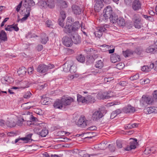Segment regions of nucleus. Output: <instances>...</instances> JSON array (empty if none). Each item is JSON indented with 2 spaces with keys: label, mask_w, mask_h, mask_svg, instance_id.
Wrapping results in <instances>:
<instances>
[{
  "label": "nucleus",
  "mask_w": 157,
  "mask_h": 157,
  "mask_svg": "<svg viewBox=\"0 0 157 157\" xmlns=\"http://www.w3.org/2000/svg\"><path fill=\"white\" fill-rule=\"evenodd\" d=\"M103 13H104L103 15L100 17V20L101 19V21L103 20L104 21L108 20L113 14L111 6H106L104 10Z\"/></svg>",
  "instance_id": "1"
},
{
  "label": "nucleus",
  "mask_w": 157,
  "mask_h": 157,
  "mask_svg": "<svg viewBox=\"0 0 157 157\" xmlns=\"http://www.w3.org/2000/svg\"><path fill=\"white\" fill-rule=\"evenodd\" d=\"M153 101V98L151 97L143 95L140 100V104L142 107L144 108L146 104H152Z\"/></svg>",
  "instance_id": "2"
},
{
  "label": "nucleus",
  "mask_w": 157,
  "mask_h": 157,
  "mask_svg": "<svg viewBox=\"0 0 157 157\" xmlns=\"http://www.w3.org/2000/svg\"><path fill=\"white\" fill-rule=\"evenodd\" d=\"M53 64H49L47 65L44 64L39 65L37 68V71L41 73H45L49 69H51L54 67Z\"/></svg>",
  "instance_id": "3"
},
{
  "label": "nucleus",
  "mask_w": 157,
  "mask_h": 157,
  "mask_svg": "<svg viewBox=\"0 0 157 157\" xmlns=\"http://www.w3.org/2000/svg\"><path fill=\"white\" fill-rule=\"evenodd\" d=\"M31 10L30 8H24L21 11V14L24 16V17L21 20V22H22L26 20L28 17L30 16V12Z\"/></svg>",
  "instance_id": "4"
},
{
  "label": "nucleus",
  "mask_w": 157,
  "mask_h": 157,
  "mask_svg": "<svg viewBox=\"0 0 157 157\" xmlns=\"http://www.w3.org/2000/svg\"><path fill=\"white\" fill-rule=\"evenodd\" d=\"M138 144L137 140L136 139H132L129 143V145L127 146L125 148V150L129 151L132 149H135L136 148Z\"/></svg>",
  "instance_id": "5"
},
{
  "label": "nucleus",
  "mask_w": 157,
  "mask_h": 157,
  "mask_svg": "<svg viewBox=\"0 0 157 157\" xmlns=\"http://www.w3.org/2000/svg\"><path fill=\"white\" fill-rule=\"evenodd\" d=\"M103 115L100 110H96L93 112L92 117L93 121H96L101 118Z\"/></svg>",
  "instance_id": "6"
},
{
  "label": "nucleus",
  "mask_w": 157,
  "mask_h": 157,
  "mask_svg": "<svg viewBox=\"0 0 157 157\" xmlns=\"http://www.w3.org/2000/svg\"><path fill=\"white\" fill-rule=\"evenodd\" d=\"M87 122L85 117H81L77 122V125L81 128H85L87 125Z\"/></svg>",
  "instance_id": "7"
},
{
  "label": "nucleus",
  "mask_w": 157,
  "mask_h": 157,
  "mask_svg": "<svg viewBox=\"0 0 157 157\" xmlns=\"http://www.w3.org/2000/svg\"><path fill=\"white\" fill-rule=\"evenodd\" d=\"M142 4L139 0H134L132 4V8L134 11H137L141 9Z\"/></svg>",
  "instance_id": "8"
},
{
  "label": "nucleus",
  "mask_w": 157,
  "mask_h": 157,
  "mask_svg": "<svg viewBox=\"0 0 157 157\" xmlns=\"http://www.w3.org/2000/svg\"><path fill=\"white\" fill-rule=\"evenodd\" d=\"M136 111L135 108L129 104L124 107L122 109L123 112L126 113H133Z\"/></svg>",
  "instance_id": "9"
},
{
  "label": "nucleus",
  "mask_w": 157,
  "mask_h": 157,
  "mask_svg": "<svg viewBox=\"0 0 157 157\" xmlns=\"http://www.w3.org/2000/svg\"><path fill=\"white\" fill-rule=\"evenodd\" d=\"M71 11L75 15H79L81 13L82 10L79 6L74 4L71 6Z\"/></svg>",
  "instance_id": "10"
},
{
  "label": "nucleus",
  "mask_w": 157,
  "mask_h": 157,
  "mask_svg": "<svg viewBox=\"0 0 157 157\" xmlns=\"http://www.w3.org/2000/svg\"><path fill=\"white\" fill-rule=\"evenodd\" d=\"M63 44L67 47H70L72 45V40L67 36H64L63 38Z\"/></svg>",
  "instance_id": "11"
},
{
  "label": "nucleus",
  "mask_w": 157,
  "mask_h": 157,
  "mask_svg": "<svg viewBox=\"0 0 157 157\" xmlns=\"http://www.w3.org/2000/svg\"><path fill=\"white\" fill-rule=\"evenodd\" d=\"M103 1L101 0H96L94 6L95 11L99 12L103 6Z\"/></svg>",
  "instance_id": "12"
},
{
  "label": "nucleus",
  "mask_w": 157,
  "mask_h": 157,
  "mask_svg": "<svg viewBox=\"0 0 157 157\" xmlns=\"http://www.w3.org/2000/svg\"><path fill=\"white\" fill-rule=\"evenodd\" d=\"M23 6L25 8H31V6H33L35 3L33 0H22Z\"/></svg>",
  "instance_id": "13"
},
{
  "label": "nucleus",
  "mask_w": 157,
  "mask_h": 157,
  "mask_svg": "<svg viewBox=\"0 0 157 157\" xmlns=\"http://www.w3.org/2000/svg\"><path fill=\"white\" fill-rule=\"evenodd\" d=\"M144 112L147 114H150L151 113H157V107H148L144 109Z\"/></svg>",
  "instance_id": "14"
},
{
  "label": "nucleus",
  "mask_w": 157,
  "mask_h": 157,
  "mask_svg": "<svg viewBox=\"0 0 157 157\" xmlns=\"http://www.w3.org/2000/svg\"><path fill=\"white\" fill-rule=\"evenodd\" d=\"M63 105L67 106L70 105L74 101L73 99L70 97H64L62 99Z\"/></svg>",
  "instance_id": "15"
},
{
  "label": "nucleus",
  "mask_w": 157,
  "mask_h": 157,
  "mask_svg": "<svg viewBox=\"0 0 157 157\" xmlns=\"http://www.w3.org/2000/svg\"><path fill=\"white\" fill-rule=\"evenodd\" d=\"M97 97L99 99H109L111 97L107 92L99 93L97 95Z\"/></svg>",
  "instance_id": "16"
},
{
  "label": "nucleus",
  "mask_w": 157,
  "mask_h": 157,
  "mask_svg": "<svg viewBox=\"0 0 157 157\" xmlns=\"http://www.w3.org/2000/svg\"><path fill=\"white\" fill-rule=\"evenodd\" d=\"M96 30L94 34L96 37L100 38L102 35V32H104L105 29L98 27L96 28Z\"/></svg>",
  "instance_id": "17"
},
{
  "label": "nucleus",
  "mask_w": 157,
  "mask_h": 157,
  "mask_svg": "<svg viewBox=\"0 0 157 157\" xmlns=\"http://www.w3.org/2000/svg\"><path fill=\"white\" fill-rule=\"evenodd\" d=\"M17 24H15V25H8L6 27V25L5 26L6 27L5 29L6 31H9L10 32L12 31L13 30H14L16 31H18L19 29L17 27Z\"/></svg>",
  "instance_id": "18"
},
{
  "label": "nucleus",
  "mask_w": 157,
  "mask_h": 157,
  "mask_svg": "<svg viewBox=\"0 0 157 157\" xmlns=\"http://www.w3.org/2000/svg\"><path fill=\"white\" fill-rule=\"evenodd\" d=\"M73 64V62L71 61H69L66 62L63 65V70L65 72H68L69 71V69L71 66V64Z\"/></svg>",
  "instance_id": "19"
},
{
  "label": "nucleus",
  "mask_w": 157,
  "mask_h": 157,
  "mask_svg": "<svg viewBox=\"0 0 157 157\" xmlns=\"http://www.w3.org/2000/svg\"><path fill=\"white\" fill-rule=\"evenodd\" d=\"M72 43L73 42L76 44H78L80 43L81 41V38L80 36L77 34H75L73 36Z\"/></svg>",
  "instance_id": "20"
},
{
  "label": "nucleus",
  "mask_w": 157,
  "mask_h": 157,
  "mask_svg": "<svg viewBox=\"0 0 157 157\" xmlns=\"http://www.w3.org/2000/svg\"><path fill=\"white\" fill-rule=\"evenodd\" d=\"M72 25L69 24V22H67L64 26L63 31L67 34L69 33L72 32Z\"/></svg>",
  "instance_id": "21"
},
{
  "label": "nucleus",
  "mask_w": 157,
  "mask_h": 157,
  "mask_svg": "<svg viewBox=\"0 0 157 157\" xmlns=\"http://www.w3.org/2000/svg\"><path fill=\"white\" fill-rule=\"evenodd\" d=\"M111 62L113 63H115L120 61V56L119 55L116 53L111 55L110 56Z\"/></svg>",
  "instance_id": "22"
},
{
  "label": "nucleus",
  "mask_w": 157,
  "mask_h": 157,
  "mask_svg": "<svg viewBox=\"0 0 157 157\" xmlns=\"http://www.w3.org/2000/svg\"><path fill=\"white\" fill-rule=\"evenodd\" d=\"M63 105L62 100H58L55 102L53 106L56 108L61 109L63 108Z\"/></svg>",
  "instance_id": "23"
},
{
  "label": "nucleus",
  "mask_w": 157,
  "mask_h": 157,
  "mask_svg": "<svg viewBox=\"0 0 157 157\" xmlns=\"http://www.w3.org/2000/svg\"><path fill=\"white\" fill-rule=\"evenodd\" d=\"M59 5L61 10L63 9L66 8L68 6V3L63 0H59Z\"/></svg>",
  "instance_id": "24"
},
{
  "label": "nucleus",
  "mask_w": 157,
  "mask_h": 157,
  "mask_svg": "<svg viewBox=\"0 0 157 157\" xmlns=\"http://www.w3.org/2000/svg\"><path fill=\"white\" fill-rule=\"evenodd\" d=\"M0 40L4 41L7 40L6 33L3 30L0 32Z\"/></svg>",
  "instance_id": "25"
},
{
  "label": "nucleus",
  "mask_w": 157,
  "mask_h": 157,
  "mask_svg": "<svg viewBox=\"0 0 157 157\" xmlns=\"http://www.w3.org/2000/svg\"><path fill=\"white\" fill-rule=\"evenodd\" d=\"M80 25L78 21H75L72 25V30L73 32L77 31L80 28Z\"/></svg>",
  "instance_id": "26"
},
{
  "label": "nucleus",
  "mask_w": 157,
  "mask_h": 157,
  "mask_svg": "<svg viewBox=\"0 0 157 157\" xmlns=\"http://www.w3.org/2000/svg\"><path fill=\"white\" fill-rule=\"evenodd\" d=\"M48 7L50 8H52L55 7L54 0H45Z\"/></svg>",
  "instance_id": "27"
},
{
  "label": "nucleus",
  "mask_w": 157,
  "mask_h": 157,
  "mask_svg": "<svg viewBox=\"0 0 157 157\" xmlns=\"http://www.w3.org/2000/svg\"><path fill=\"white\" fill-rule=\"evenodd\" d=\"M117 23L119 26H124L125 25V22L124 18L119 17Z\"/></svg>",
  "instance_id": "28"
},
{
  "label": "nucleus",
  "mask_w": 157,
  "mask_h": 157,
  "mask_svg": "<svg viewBox=\"0 0 157 157\" xmlns=\"http://www.w3.org/2000/svg\"><path fill=\"white\" fill-rule=\"evenodd\" d=\"M153 68V65L150 64V66H144L141 68V70L145 72H148Z\"/></svg>",
  "instance_id": "29"
},
{
  "label": "nucleus",
  "mask_w": 157,
  "mask_h": 157,
  "mask_svg": "<svg viewBox=\"0 0 157 157\" xmlns=\"http://www.w3.org/2000/svg\"><path fill=\"white\" fill-rule=\"evenodd\" d=\"M17 72L19 75L22 76L25 75L26 73V69L24 67L20 68L17 71Z\"/></svg>",
  "instance_id": "30"
},
{
  "label": "nucleus",
  "mask_w": 157,
  "mask_h": 157,
  "mask_svg": "<svg viewBox=\"0 0 157 157\" xmlns=\"http://www.w3.org/2000/svg\"><path fill=\"white\" fill-rule=\"evenodd\" d=\"M41 42L45 44L48 40V37L45 34H43L41 36Z\"/></svg>",
  "instance_id": "31"
},
{
  "label": "nucleus",
  "mask_w": 157,
  "mask_h": 157,
  "mask_svg": "<svg viewBox=\"0 0 157 157\" xmlns=\"http://www.w3.org/2000/svg\"><path fill=\"white\" fill-rule=\"evenodd\" d=\"M77 60L79 62L81 63H84L85 61V57L82 54H79L76 57Z\"/></svg>",
  "instance_id": "32"
},
{
  "label": "nucleus",
  "mask_w": 157,
  "mask_h": 157,
  "mask_svg": "<svg viewBox=\"0 0 157 157\" xmlns=\"http://www.w3.org/2000/svg\"><path fill=\"white\" fill-rule=\"evenodd\" d=\"M156 51V48L152 46H149L146 49V52L148 53H154Z\"/></svg>",
  "instance_id": "33"
},
{
  "label": "nucleus",
  "mask_w": 157,
  "mask_h": 157,
  "mask_svg": "<svg viewBox=\"0 0 157 157\" xmlns=\"http://www.w3.org/2000/svg\"><path fill=\"white\" fill-rule=\"evenodd\" d=\"M77 101L78 102H81L83 103H86V97L85 98L84 97H82L80 94H78Z\"/></svg>",
  "instance_id": "34"
},
{
  "label": "nucleus",
  "mask_w": 157,
  "mask_h": 157,
  "mask_svg": "<svg viewBox=\"0 0 157 157\" xmlns=\"http://www.w3.org/2000/svg\"><path fill=\"white\" fill-rule=\"evenodd\" d=\"M109 19L111 22L113 23H115L117 22L118 19V18L117 15L113 14L112 16H111Z\"/></svg>",
  "instance_id": "35"
},
{
  "label": "nucleus",
  "mask_w": 157,
  "mask_h": 157,
  "mask_svg": "<svg viewBox=\"0 0 157 157\" xmlns=\"http://www.w3.org/2000/svg\"><path fill=\"white\" fill-rule=\"evenodd\" d=\"M48 131L46 129H42L40 132H39V135H40L41 137H44L48 134Z\"/></svg>",
  "instance_id": "36"
},
{
  "label": "nucleus",
  "mask_w": 157,
  "mask_h": 157,
  "mask_svg": "<svg viewBox=\"0 0 157 157\" xmlns=\"http://www.w3.org/2000/svg\"><path fill=\"white\" fill-rule=\"evenodd\" d=\"M133 52L129 50H127L125 51H123V53L124 57H128L133 54Z\"/></svg>",
  "instance_id": "37"
},
{
  "label": "nucleus",
  "mask_w": 157,
  "mask_h": 157,
  "mask_svg": "<svg viewBox=\"0 0 157 157\" xmlns=\"http://www.w3.org/2000/svg\"><path fill=\"white\" fill-rule=\"evenodd\" d=\"M132 20L133 21L141 20V17L138 13L134 14L132 16Z\"/></svg>",
  "instance_id": "38"
},
{
  "label": "nucleus",
  "mask_w": 157,
  "mask_h": 157,
  "mask_svg": "<svg viewBox=\"0 0 157 157\" xmlns=\"http://www.w3.org/2000/svg\"><path fill=\"white\" fill-rule=\"evenodd\" d=\"M141 20L137 21H133L134 26L136 28L138 29H140L141 27Z\"/></svg>",
  "instance_id": "39"
},
{
  "label": "nucleus",
  "mask_w": 157,
  "mask_h": 157,
  "mask_svg": "<svg viewBox=\"0 0 157 157\" xmlns=\"http://www.w3.org/2000/svg\"><path fill=\"white\" fill-rule=\"evenodd\" d=\"M88 58L86 62L87 65H89L90 64L93 63L94 61V59L92 56H88Z\"/></svg>",
  "instance_id": "40"
},
{
  "label": "nucleus",
  "mask_w": 157,
  "mask_h": 157,
  "mask_svg": "<svg viewBox=\"0 0 157 157\" xmlns=\"http://www.w3.org/2000/svg\"><path fill=\"white\" fill-rule=\"evenodd\" d=\"M95 101L94 98L90 95H89L86 97V103H94Z\"/></svg>",
  "instance_id": "41"
},
{
  "label": "nucleus",
  "mask_w": 157,
  "mask_h": 157,
  "mask_svg": "<svg viewBox=\"0 0 157 157\" xmlns=\"http://www.w3.org/2000/svg\"><path fill=\"white\" fill-rule=\"evenodd\" d=\"M71 66L69 69V71L71 73H75L76 71V67L73 64H71Z\"/></svg>",
  "instance_id": "42"
},
{
  "label": "nucleus",
  "mask_w": 157,
  "mask_h": 157,
  "mask_svg": "<svg viewBox=\"0 0 157 157\" xmlns=\"http://www.w3.org/2000/svg\"><path fill=\"white\" fill-rule=\"evenodd\" d=\"M95 67L97 68H101L103 66V63L101 60H99L96 62L95 65Z\"/></svg>",
  "instance_id": "43"
},
{
  "label": "nucleus",
  "mask_w": 157,
  "mask_h": 157,
  "mask_svg": "<svg viewBox=\"0 0 157 157\" xmlns=\"http://www.w3.org/2000/svg\"><path fill=\"white\" fill-rule=\"evenodd\" d=\"M153 148V147H151V148L149 147H147L144 151V154L146 155H148L151 153H153V151H152V149Z\"/></svg>",
  "instance_id": "44"
},
{
  "label": "nucleus",
  "mask_w": 157,
  "mask_h": 157,
  "mask_svg": "<svg viewBox=\"0 0 157 157\" xmlns=\"http://www.w3.org/2000/svg\"><path fill=\"white\" fill-rule=\"evenodd\" d=\"M38 4L41 6V7L45 8L48 7L47 4H46L45 1H40L39 2Z\"/></svg>",
  "instance_id": "45"
},
{
  "label": "nucleus",
  "mask_w": 157,
  "mask_h": 157,
  "mask_svg": "<svg viewBox=\"0 0 157 157\" xmlns=\"http://www.w3.org/2000/svg\"><path fill=\"white\" fill-rule=\"evenodd\" d=\"M6 124L8 126L10 127H12L15 126L16 124L13 121H8L6 122Z\"/></svg>",
  "instance_id": "46"
},
{
  "label": "nucleus",
  "mask_w": 157,
  "mask_h": 157,
  "mask_svg": "<svg viewBox=\"0 0 157 157\" xmlns=\"http://www.w3.org/2000/svg\"><path fill=\"white\" fill-rule=\"evenodd\" d=\"M22 86H21V88H27L29 87V84H28V82L27 81H24L23 82H21V83Z\"/></svg>",
  "instance_id": "47"
},
{
  "label": "nucleus",
  "mask_w": 157,
  "mask_h": 157,
  "mask_svg": "<svg viewBox=\"0 0 157 157\" xmlns=\"http://www.w3.org/2000/svg\"><path fill=\"white\" fill-rule=\"evenodd\" d=\"M45 25L46 26L49 28H52L53 24L52 21L51 20H47L45 22Z\"/></svg>",
  "instance_id": "48"
},
{
  "label": "nucleus",
  "mask_w": 157,
  "mask_h": 157,
  "mask_svg": "<svg viewBox=\"0 0 157 157\" xmlns=\"http://www.w3.org/2000/svg\"><path fill=\"white\" fill-rule=\"evenodd\" d=\"M128 84V82L126 81H121L120 82L119 84L117 85V86H124L127 85Z\"/></svg>",
  "instance_id": "49"
},
{
  "label": "nucleus",
  "mask_w": 157,
  "mask_h": 157,
  "mask_svg": "<svg viewBox=\"0 0 157 157\" xmlns=\"http://www.w3.org/2000/svg\"><path fill=\"white\" fill-rule=\"evenodd\" d=\"M61 11L60 12V17L61 18L63 19H65L66 17V14L65 13V12L63 11V10H61Z\"/></svg>",
  "instance_id": "50"
},
{
  "label": "nucleus",
  "mask_w": 157,
  "mask_h": 157,
  "mask_svg": "<svg viewBox=\"0 0 157 157\" xmlns=\"http://www.w3.org/2000/svg\"><path fill=\"white\" fill-rule=\"evenodd\" d=\"M32 94L29 91L27 92L24 95V97L25 98L28 99L30 98Z\"/></svg>",
  "instance_id": "51"
},
{
  "label": "nucleus",
  "mask_w": 157,
  "mask_h": 157,
  "mask_svg": "<svg viewBox=\"0 0 157 157\" xmlns=\"http://www.w3.org/2000/svg\"><path fill=\"white\" fill-rule=\"evenodd\" d=\"M139 74H136L133 76L130 77V79L132 80H136L139 78Z\"/></svg>",
  "instance_id": "52"
},
{
  "label": "nucleus",
  "mask_w": 157,
  "mask_h": 157,
  "mask_svg": "<svg viewBox=\"0 0 157 157\" xmlns=\"http://www.w3.org/2000/svg\"><path fill=\"white\" fill-rule=\"evenodd\" d=\"M138 126V124L136 123H134L132 124H129L128 125L127 127L128 128L130 129L132 128L136 127Z\"/></svg>",
  "instance_id": "53"
},
{
  "label": "nucleus",
  "mask_w": 157,
  "mask_h": 157,
  "mask_svg": "<svg viewBox=\"0 0 157 157\" xmlns=\"http://www.w3.org/2000/svg\"><path fill=\"white\" fill-rule=\"evenodd\" d=\"M116 66L118 69L121 70L124 67V64L123 63H119L117 64Z\"/></svg>",
  "instance_id": "54"
},
{
  "label": "nucleus",
  "mask_w": 157,
  "mask_h": 157,
  "mask_svg": "<svg viewBox=\"0 0 157 157\" xmlns=\"http://www.w3.org/2000/svg\"><path fill=\"white\" fill-rule=\"evenodd\" d=\"M113 80V78L112 77H110L109 78H104V82L107 83L108 82H110L111 81Z\"/></svg>",
  "instance_id": "55"
},
{
  "label": "nucleus",
  "mask_w": 157,
  "mask_h": 157,
  "mask_svg": "<svg viewBox=\"0 0 157 157\" xmlns=\"http://www.w3.org/2000/svg\"><path fill=\"white\" fill-rule=\"evenodd\" d=\"M116 144L117 147L119 148H121L122 147V143L121 141L117 140L116 141Z\"/></svg>",
  "instance_id": "56"
},
{
  "label": "nucleus",
  "mask_w": 157,
  "mask_h": 157,
  "mask_svg": "<svg viewBox=\"0 0 157 157\" xmlns=\"http://www.w3.org/2000/svg\"><path fill=\"white\" fill-rule=\"evenodd\" d=\"M36 37H38L35 34H33L31 35H30V34H28L26 36V37L27 38H35Z\"/></svg>",
  "instance_id": "57"
},
{
  "label": "nucleus",
  "mask_w": 157,
  "mask_h": 157,
  "mask_svg": "<svg viewBox=\"0 0 157 157\" xmlns=\"http://www.w3.org/2000/svg\"><path fill=\"white\" fill-rule=\"evenodd\" d=\"M64 19H63L61 18H59V25L61 27H63V22Z\"/></svg>",
  "instance_id": "58"
},
{
  "label": "nucleus",
  "mask_w": 157,
  "mask_h": 157,
  "mask_svg": "<svg viewBox=\"0 0 157 157\" xmlns=\"http://www.w3.org/2000/svg\"><path fill=\"white\" fill-rule=\"evenodd\" d=\"M33 70L34 69L33 66L29 68L28 69V73L29 74H32Z\"/></svg>",
  "instance_id": "59"
},
{
  "label": "nucleus",
  "mask_w": 157,
  "mask_h": 157,
  "mask_svg": "<svg viewBox=\"0 0 157 157\" xmlns=\"http://www.w3.org/2000/svg\"><path fill=\"white\" fill-rule=\"evenodd\" d=\"M21 140L24 141V142L26 143H28L30 142V140H28V139L26 137L23 138H21Z\"/></svg>",
  "instance_id": "60"
},
{
  "label": "nucleus",
  "mask_w": 157,
  "mask_h": 157,
  "mask_svg": "<svg viewBox=\"0 0 157 157\" xmlns=\"http://www.w3.org/2000/svg\"><path fill=\"white\" fill-rule=\"evenodd\" d=\"M151 64L153 65V68H154L155 70L157 71V60L154 63H151Z\"/></svg>",
  "instance_id": "61"
},
{
  "label": "nucleus",
  "mask_w": 157,
  "mask_h": 157,
  "mask_svg": "<svg viewBox=\"0 0 157 157\" xmlns=\"http://www.w3.org/2000/svg\"><path fill=\"white\" fill-rule=\"evenodd\" d=\"M34 132L36 133H37V134L39 135V128L38 127H36L34 128L33 130Z\"/></svg>",
  "instance_id": "62"
},
{
  "label": "nucleus",
  "mask_w": 157,
  "mask_h": 157,
  "mask_svg": "<svg viewBox=\"0 0 157 157\" xmlns=\"http://www.w3.org/2000/svg\"><path fill=\"white\" fill-rule=\"evenodd\" d=\"M37 48L39 51H41L43 49V46L42 45L39 44L37 47Z\"/></svg>",
  "instance_id": "63"
},
{
  "label": "nucleus",
  "mask_w": 157,
  "mask_h": 157,
  "mask_svg": "<svg viewBox=\"0 0 157 157\" xmlns=\"http://www.w3.org/2000/svg\"><path fill=\"white\" fill-rule=\"evenodd\" d=\"M153 94V98L155 99H157V90L154 91Z\"/></svg>",
  "instance_id": "64"
}]
</instances>
